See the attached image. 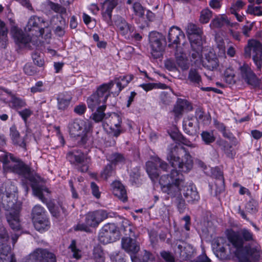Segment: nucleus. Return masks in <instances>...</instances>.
<instances>
[{
	"instance_id": "nucleus-63",
	"label": "nucleus",
	"mask_w": 262,
	"mask_h": 262,
	"mask_svg": "<svg viewBox=\"0 0 262 262\" xmlns=\"http://www.w3.org/2000/svg\"><path fill=\"white\" fill-rule=\"evenodd\" d=\"M9 236L6 228L3 226H0V242L2 244H5L4 242L8 241Z\"/></svg>"
},
{
	"instance_id": "nucleus-11",
	"label": "nucleus",
	"mask_w": 262,
	"mask_h": 262,
	"mask_svg": "<svg viewBox=\"0 0 262 262\" xmlns=\"http://www.w3.org/2000/svg\"><path fill=\"white\" fill-rule=\"evenodd\" d=\"M185 35L183 31L177 27H171L168 32L167 40L168 47L175 49H182L179 46L181 42L185 39Z\"/></svg>"
},
{
	"instance_id": "nucleus-46",
	"label": "nucleus",
	"mask_w": 262,
	"mask_h": 262,
	"mask_svg": "<svg viewBox=\"0 0 262 262\" xmlns=\"http://www.w3.org/2000/svg\"><path fill=\"white\" fill-rule=\"evenodd\" d=\"M48 6L50 9L58 14L60 15L66 14V9L58 4H56L52 2L49 1L48 3Z\"/></svg>"
},
{
	"instance_id": "nucleus-13",
	"label": "nucleus",
	"mask_w": 262,
	"mask_h": 262,
	"mask_svg": "<svg viewBox=\"0 0 262 262\" xmlns=\"http://www.w3.org/2000/svg\"><path fill=\"white\" fill-rule=\"evenodd\" d=\"M239 70L242 77L248 84L253 86L258 85L257 78L248 64H244Z\"/></svg>"
},
{
	"instance_id": "nucleus-34",
	"label": "nucleus",
	"mask_w": 262,
	"mask_h": 262,
	"mask_svg": "<svg viewBox=\"0 0 262 262\" xmlns=\"http://www.w3.org/2000/svg\"><path fill=\"white\" fill-rule=\"evenodd\" d=\"M225 25L232 27L233 23H231L226 17H215L210 24L211 29L220 28Z\"/></svg>"
},
{
	"instance_id": "nucleus-59",
	"label": "nucleus",
	"mask_w": 262,
	"mask_h": 262,
	"mask_svg": "<svg viewBox=\"0 0 262 262\" xmlns=\"http://www.w3.org/2000/svg\"><path fill=\"white\" fill-rule=\"evenodd\" d=\"M177 140L182 144L190 147H195L196 145L192 143L189 140L186 139L182 134H179L177 135Z\"/></svg>"
},
{
	"instance_id": "nucleus-29",
	"label": "nucleus",
	"mask_w": 262,
	"mask_h": 262,
	"mask_svg": "<svg viewBox=\"0 0 262 262\" xmlns=\"http://www.w3.org/2000/svg\"><path fill=\"white\" fill-rule=\"evenodd\" d=\"M115 20V25L119 29L120 33L123 36L126 35L129 32H132L134 31V28L128 24L122 17H117Z\"/></svg>"
},
{
	"instance_id": "nucleus-48",
	"label": "nucleus",
	"mask_w": 262,
	"mask_h": 262,
	"mask_svg": "<svg viewBox=\"0 0 262 262\" xmlns=\"http://www.w3.org/2000/svg\"><path fill=\"white\" fill-rule=\"evenodd\" d=\"M7 33L8 30L5 23L0 19V43H2V46H4L7 40Z\"/></svg>"
},
{
	"instance_id": "nucleus-54",
	"label": "nucleus",
	"mask_w": 262,
	"mask_h": 262,
	"mask_svg": "<svg viewBox=\"0 0 262 262\" xmlns=\"http://www.w3.org/2000/svg\"><path fill=\"white\" fill-rule=\"evenodd\" d=\"M224 76L226 81L229 83H231L234 81V73L232 69L227 68L224 72Z\"/></svg>"
},
{
	"instance_id": "nucleus-32",
	"label": "nucleus",
	"mask_w": 262,
	"mask_h": 262,
	"mask_svg": "<svg viewBox=\"0 0 262 262\" xmlns=\"http://www.w3.org/2000/svg\"><path fill=\"white\" fill-rule=\"evenodd\" d=\"M113 193L122 201L127 200L126 190L124 186L119 182H116L113 183Z\"/></svg>"
},
{
	"instance_id": "nucleus-10",
	"label": "nucleus",
	"mask_w": 262,
	"mask_h": 262,
	"mask_svg": "<svg viewBox=\"0 0 262 262\" xmlns=\"http://www.w3.org/2000/svg\"><path fill=\"white\" fill-rule=\"evenodd\" d=\"M68 128L71 136L76 137L86 134L90 128V125L84 120L77 119L69 123Z\"/></svg>"
},
{
	"instance_id": "nucleus-1",
	"label": "nucleus",
	"mask_w": 262,
	"mask_h": 262,
	"mask_svg": "<svg viewBox=\"0 0 262 262\" xmlns=\"http://www.w3.org/2000/svg\"><path fill=\"white\" fill-rule=\"evenodd\" d=\"M159 184L162 191L169 197L182 196L183 194L186 200L190 203H194L200 199L195 187L192 184L186 183L183 174L177 169H172L170 173L162 175Z\"/></svg>"
},
{
	"instance_id": "nucleus-53",
	"label": "nucleus",
	"mask_w": 262,
	"mask_h": 262,
	"mask_svg": "<svg viewBox=\"0 0 262 262\" xmlns=\"http://www.w3.org/2000/svg\"><path fill=\"white\" fill-rule=\"evenodd\" d=\"M24 73L30 76H32L37 73L36 68L30 63H26L24 67Z\"/></svg>"
},
{
	"instance_id": "nucleus-3",
	"label": "nucleus",
	"mask_w": 262,
	"mask_h": 262,
	"mask_svg": "<svg viewBox=\"0 0 262 262\" xmlns=\"http://www.w3.org/2000/svg\"><path fill=\"white\" fill-rule=\"evenodd\" d=\"M167 160L173 168L180 171L189 172L193 167V160L189 151L182 146L171 145L168 148Z\"/></svg>"
},
{
	"instance_id": "nucleus-36",
	"label": "nucleus",
	"mask_w": 262,
	"mask_h": 262,
	"mask_svg": "<svg viewBox=\"0 0 262 262\" xmlns=\"http://www.w3.org/2000/svg\"><path fill=\"white\" fill-rule=\"evenodd\" d=\"M195 253V249L192 246L185 244L183 251L180 252V256L183 259L190 260L194 256Z\"/></svg>"
},
{
	"instance_id": "nucleus-47",
	"label": "nucleus",
	"mask_w": 262,
	"mask_h": 262,
	"mask_svg": "<svg viewBox=\"0 0 262 262\" xmlns=\"http://www.w3.org/2000/svg\"><path fill=\"white\" fill-rule=\"evenodd\" d=\"M45 209L39 205H35L32 209V215L33 220L41 216H46Z\"/></svg>"
},
{
	"instance_id": "nucleus-14",
	"label": "nucleus",
	"mask_w": 262,
	"mask_h": 262,
	"mask_svg": "<svg viewBox=\"0 0 262 262\" xmlns=\"http://www.w3.org/2000/svg\"><path fill=\"white\" fill-rule=\"evenodd\" d=\"M186 32L188 35V38L190 44L194 45V42H203L202 41V31L201 29L196 26L195 24L190 23L187 25Z\"/></svg>"
},
{
	"instance_id": "nucleus-31",
	"label": "nucleus",
	"mask_w": 262,
	"mask_h": 262,
	"mask_svg": "<svg viewBox=\"0 0 262 262\" xmlns=\"http://www.w3.org/2000/svg\"><path fill=\"white\" fill-rule=\"evenodd\" d=\"M71 97L68 94H61L57 98V107L61 111H64L69 106L71 100Z\"/></svg>"
},
{
	"instance_id": "nucleus-23",
	"label": "nucleus",
	"mask_w": 262,
	"mask_h": 262,
	"mask_svg": "<svg viewBox=\"0 0 262 262\" xmlns=\"http://www.w3.org/2000/svg\"><path fill=\"white\" fill-rule=\"evenodd\" d=\"M192 106L188 101L179 99L173 108V112L176 117L181 116L184 111H189L192 110Z\"/></svg>"
},
{
	"instance_id": "nucleus-21",
	"label": "nucleus",
	"mask_w": 262,
	"mask_h": 262,
	"mask_svg": "<svg viewBox=\"0 0 262 262\" xmlns=\"http://www.w3.org/2000/svg\"><path fill=\"white\" fill-rule=\"evenodd\" d=\"M188 84L189 85L200 88L202 86V79L198 69L191 68L188 74L186 79Z\"/></svg>"
},
{
	"instance_id": "nucleus-33",
	"label": "nucleus",
	"mask_w": 262,
	"mask_h": 262,
	"mask_svg": "<svg viewBox=\"0 0 262 262\" xmlns=\"http://www.w3.org/2000/svg\"><path fill=\"white\" fill-rule=\"evenodd\" d=\"M117 5L115 0H106L102 6L103 16H112V12Z\"/></svg>"
},
{
	"instance_id": "nucleus-49",
	"label": "nucleus",
	"mask_w": 262,
	"mask_h": 262,
	"mask_svg": "<svg viewBox=\"0 0 262 262\" xmlns=\"http://www.w3.org/2000/svg\"><path fill=\"white\" fill-rule=\"evenodd\" d=\"M93 258L96 262H104V253L99 248H95L93 250Z\"/></svg>"
},
{
	"instance_id": "nucleus-61",
	"label": "nucleus",
	"mask_w": 262,
	"mask_h": 262,
	"mask_svg": "<svg viewBox=\"0 0 262 262\" xmlns=\"http://www.w3.org/2000/svg\"><path fill=\"white\" fill-rule=\"evenodd\" d=\"M18 114L21 117L24 121L26 122L28 119L32 115L33 112L28 108H25L19 111Z\"/></svg>"
},
{
	"instance_id": "nucleus-40",
	"label": "nucleus",
	"mask_w": 262,
	"mask_h": 262,
	"mask_svg": "<svg viewBox=\"0 0 262 262\" xmlns=\"http://www.w3.org/2000/svg\"><path fill=\"white\" fill-rule=\"evenodd\" d=\"M132 262H156L155 257L154 254L150 252L144 250L142 255V259L139 257L132 258Z\"/></svg>"
},
{
	"instance_id": "nucleus-45",
	"label": "nucleus",
	"mask_w": 262,
	"mask_h": 262,
	"mask_svg": "<svg viewBox=\"0 0 262 262\" xmlns=\"http://www.w3.org/2000/svg\"><path fill=\"white\" fill-rule=\"evenodd\" d=\"M140 172L139 168L136 167L134 168L130 173V181L132 184L138 185L140 183Z\"/></svg>"
},
{
	"instance_id": "nucleus-56",
	"label": "nucleus",
	"mask_w": 262,
	"mask_h": 262,
	"mask_svg": "<svg viewBox=\"0 0 262 262\" xmlns=\"http://www.w3.org/2000/svg\"><path fill=\"white\" fill-rule=\"evenodd\" d=\"M171 198H175L177 203V208L180 213H183L186 208V204L185 200L182 198V196L178 197H171Z\"/></svg>"
},
{
	"instance_id": "nucleus-39",
	"label": "nucleus",
	"mask_w": 262,
	"mask_h": 262,
	"mask_svg": "<svg viewBox=\"0 0 262 262\" xmlns=\"http://www.w3.org/2000/svg\"><path fill=\"white\" fill-rule=\"evenodd\" d=\"M107 160L110 162V164L116 165L118 164H122L125 162V159L123 155L115 152L107 157Z\"/></svg>"
},
{
	"instance_id": "nucleus-17",
	"label": "nucleus",
	"mask_w": 262,
	"mask_h": 262,
	"mask_svg": "<svg viewBox=\"0 0 262 262\" xmlns=\"http://www.w3.org/2000/svg\"><path fill=\"white\" fill-rule=\"evenodd\" d=\"M5 215L7 222L13 230L18 231L20 229L18 210L12 209L8 211Z\"/></svg>"
},
{
	"instance_id": "nucleus-19",
	"label": "nucleus",
	"mask_w": 262,
	"mask_h": 262,
	"mask_svg": "<svg viewBox=\"0 0 262 262\" xmlns=\"http://www.w3.org/2000/svg\"><path fill=\"white\" fill-rule=\"evenodd\" d=\"M0 262H17L15 255L11 253V247L0 242Z\"/></svg>"
},
{
	"instance_id": "nucleus-57",
	"label": "nucleus",
	"mask_w": 262,
	"mask_h": 262,
	"mask_svg": "<svg viewBox=\"0 0 262 262\" xmlns=\"http://www.w3.org/2000/svg\"><path fill=\"white\" fill-rule=\"evenodd\" d=\"M101 230L115 235L117 232V228L114 224H107L102 227Z\"/></svg>"
},
{
	"instance_id": "nucleus-9",
	"label": "nucleus",
	"mask_w": 262,
	"mask_h": 262,
	"mask_svg": "<svg viewBox=\"0 0 262 262\" xmlns=\"http://www.w3.org/2000/svg\"><path fill=\"white\" fill-rule=\"evenodd\" d=\"M252 53V59L255 63L257 68L260 69L261 67V57L262 56V45L255 40H251L248 41L247 46L245 48V55L246 57H250Z\"/></svg>"
},
{
	"instance_id": "nucleus-27",
	"label": "nucleus",
	"mask_w": 262,
	"mask_h": 262,
	"mask_svg": "<svg viewBox=\"0 0 262 262\" xmlns=\"http://www.w3.org/2000/svg\"><path fill=\"white\" fill-rule=\"evenodd\" d=\"M33 221L35 228L40 232L47 231L50 228V223L47 216H41Z\"/></svg>"
},
{
	"instance_id": "nucleus-22",
	"label": "nucleus",
	"mask_w": 262,
	"mask_h": 262,
	"mask_svg": "<svg viewBox=\"0 0 262 262\" xmlns=\"http://www.w3.org/2000/svg\"><path fill=\"white\" fill-rule=\"evenodd\" d=\"M10 136L14 145L26 149L25 137H20L19 133L15 125H13L10 128Z\"/></svg>"
},
{
	"instance_id": "nucleus-8",
	"label": "nucleus",
	"mask_w": 262,
	"mask_h": 262,
	"mask_svg": "<svg viewBox=\"0 0 262 262\" xmlns=\"http://www.w3.org/2000/svg\"><path fill=\"white\" fill-rule=\"evenodd\" d=\"M21 262H56L55 255L48 250L38 248L26 256Z\"/></svg>"
},
{
	"instance_id": "nucleus-52",
	"label": "nucleus",
	"mask_w": 262,
	"mask_h": 262,
	"mask_svg": "<svg viewBox=\"0 0 262 262\" xmlns=\"http://www.w3.org/2000/svg\"><path fill=\"white\" fill-rule=\"evenodd\" d=\"M74 229L75 231L85 232L87 233H90L92 231L90 227L86 224L85 221L84 223H78L74 227Z\"/></svg>"
},
{
	"instance_id": "nucleus-44",
	"label": "nucleus",
	"mask_w": 262,
	"mask_h": 262,
	"mask_svg": "<svg viewBox=\"0 0 262 262\" xmlns=\"http://www.w3.org/2000/svg\"><path fill=\"white\" fill-rule=\"evenodd\" d=\"M201 136L203 141L207 145H209L214 142L215 140V137L212 131H203L201 134Z\"/></svg>"
},
{
	"instance_id": "nucleus-24",
	"label": "nucleus",
	"mask_w": 262,
	"mask_h": 262,
	"mask_svg": "<svg viewBox=\"0 0 262 262\" xmlns=\"http://www.w3.org/2000/svg\"><path fill=\"white\" fill-rule=\"evenodd\" d=\"M111 121L115 126V128H111L114 136L117 137L125 131L124 124L122 123L121 118L118 114H114L111 117Z\"/></svg>"
},
{
	"instance_id": "nucleus-28",
	"label": "nucleus",
	"mask_w": 262,
	"mask_h": 262,
	"mask_svg": "<svg viewBox=\"0 0 262 262\" xmlns=\"http://www.w3.org/2000/svg\"><path fill=\"white\" fill-rule=\"evenodd\" d=\"M202 63L205 68L212 71L216 69L219 67L218 59L212 53L206 55L205 60H202Z\"/></svg>"
},
{
	"instance_id": "nucleus-12",
	"label": "nucleus",
	"mask_w": 262,
	"mask_h": 262,
	"mask_svg": "<svg viewBox=\"0 0 262 262\" xmlns=\"http://www.w3.org/2000/svg\"><path fill=\"white\" fill-rule=\"evenodd\" d=\"M108 217V213L103 210L89 212L85 215L84 220L90 228H95Z\"/></svg>"
},
{
	"instance_id": "nucleus-7",
	"label": "nucleus",
	"mask_w": 262,
	"mask_h": 262,
	"mask_svg": "<svg viewBox=\"0 0 262 262\" xmlns=\"http://www.w3.org/2000/svg\"><path fill=\"white\" fill-rule=\"evenodd\" d=\"M67 158L71 164L74 165L76 168L82 172H85L89 169V161L84 154L80 150L74 149L69 151Z\"/></svg>"
},
{
	"instance_id": "nucleus-41",
	"label": "nucleus",
	"mask_w": 262,
	"mask_h": 262,
	"mask_svg": "<svg viewBox=\"0 0 262 262\" xmlns=\"http://www.w3.org/2000/svg\"><path fill=\"white\" fill-rule=\"evenodd\" d=\"M115 173V167L112 164H107L103 169L101 172V177L106 180L109 178L113 176Z\"/></svg>"
},
{
	"instance_id": "nucleus-55",
	"label": "nucleus",
	"mask_w": 262,
	"mask_h": 262,
	"mask_svg": "<svg viewBox=\"0 0 262 262\" xmlns=\"http://www.w3.org/2000/svg\"><path fill=\"white\" fill-rule=\"evenodd\" d=\"M132 8L135 15L137 16H143L144 15L145 9L142 6L140 3H138L133 5Z\"/></svg>"
},
{
	"instance_id": "nucleus-38",
	"label": "nucleus",
	"mask_w": 262,
	"mask_h": 262,
	"mask_svg": "<svg viewBox=\"0 0 262 262\" xmlns=\"http://www.w3.org/2000/svg\"><path fill=\"white\" fill-rule=\"evenodd\" d=\"M221 149L226 156L230 158H233L235 155V151L232 149V146L226 141L221 140L219 143Z\"/></svg>"
},
{
	"instance_id": "nucleus-43",
	"label": "nucleus",
	"mask_w": 262,
	"mask_h": 262,
	"mask_svg": "<svg viewBox=\"0 0 262 262\" xmlns=\"http://www.w3.org/2000/svg\"><path fill=\"white\" fill-rule=\"evenodd\" d=\"M106 108V105L102 104L99 106L97 111L92 114V118L96 122L101 121L105 116L104 113Z\"/></svg>"
},
{
	"instance_id": "nucleus-35",
	"label": "nucleus",
	"mask_w": 262,
	"mask_h": 262,
	"mask_svg": "<svg viewBox=\"0 0 262 262\" xmlns=\"http://www.w3.org/2000/svg\"><path fill=\"white\" fill-rule=\"evenodd\" d=\"M215 184V196L218 199H220L221 194H222L225 190L224 179L222 173H220L217 179H216Z\"/></svg>"
},
{
	"instance_id": "nucleus-5",
	"label": "nucleus",
	"mask_w": 262,
	"mask_h": 262,
	"mask_svg": "<svg viewBox=\"0 0 262 262\" xmlns=\"http://www.w3.org/2000/svg\"><path fill=\"white\" fill-rule=\"evenodd\" d=\"M227 237L229 243L236 250L242 249L245 242L256 243L253 233L247 228H243L237 231L230 230L228 231Z\"/></svg>"
},
{
	"instance_id": "nucleus-51",
	"label": "nucleus",
	"mask_w": 262,
	"mask_h": 262,
	"mask_svg": "<svg viewBox=\"0 0 262 262\" xmlns=\"http://www.w3.org/2000/svg\"><path fill=\"white\" fill-rule=\"evenodd\" d=\"M256 245L253 247H250L247 250V253L251 256L256 258L259 256L260 254V247L258 244L256 243Z\"/></svg>"
},
{
	"instance_id": "nucleus-2",
	"label": "nucleus",
	"mask_w": 262,
	"mask_h": 262,
	"mask_svg": "<svg viewBox=\"0 0 262 262\" xmlns=\"http://www.w3.org/2000/svg\"><path fill=\"white\" fill-rule=\"evenodd\" d=\"M0 161L10 171L23 176L31 182V186L34 194L37 196L43 203L47 204V199L44 196L50 193L49 189L40 183L41 178L34 175L30 167L24 163L20 159L14 157L10 153H3L0 155Z\"/></svg>"
},
{
	"instance_id": "nucleus-64",
	"label": "nucleus",
	"mask_w": 262,
	"mask_h": 262,
	"mask_svg": "<svg viewBox=\"0 0 262 262\" xmlns=\"http://www.w3.org/2000/svg\"><path fill=\"white\" fill-rule=\"evenodd\" d=\"M91 188L93 195L96 198L99 199L101 195V192L99 191V187L95 182L91 183Z\"/></svg>"
},
{
	"instance_id": "nucleus-16",
	"label": "nucleus",
	"mask_w": 262,
	"mask_h": 262,
	"mask_svg": "<svg viewBox=\"0 0 262 262\" xmlns=\"http://www.w3.org/2000/svg\"><path fill=\"white\" fill-rule=\"evenodd\" d=\"M11 33L15 42L19 46L27 47L31 42L30 36L25 34L21 30L16 27L12 28Z\"/></svg>"
},
{
	"instance_id": "nucleus-62",
	"label": "nucleus",
	"mask_w": 262,
	"mask_h": 262,
	"mask_svg": "<svg viewBox=\"0 0 262 262\" xmlns=\"http://www.w3.org/2000/svg\"><path fill=\"white\" fill-rule=\"evenodd\" d=\"M11 103L12 107L15 108H19L25 105V102L18 98H12Z\"/></svg>"
},
{
	"instance_id": "nucleus-42",
	"label": "nucleus",
	"mask_w": 262,
	"mask_h": 262,
	"mask_svg": "<svg viewBox=\"0 0 262 262\" xmlns=\"http://www.w3.org/2000/svg\"><path fill=\"white\" fill-rule=\"evenodd\" d=\"M98 238L99 242L103 244L113 242L115 238L114 235L101 230L99 232Z\"/></svg>"
},
{
	"instance_id": "nucleus-30",
	"label": "nucleus",
	"mask_w": 262,
	"mask_h": 262,
	"mask_svg": "<svg viewBox=\"0 0 262 262\" xmlns=\"http://www.w3.org/2000/svg\"><path fill=\"white\" fill-rule=\"evenodd\" d=\"M146 170L149 178L154 182L157 180L159 177V170L156 165V164L152 161H148L146 163Z\"/></svg>"
},
{
	"instance_id": "nucleus-37",
	"label": "nucleus",
	"mask_w": 262,
	"mask_h": 262,
	"mask_svg": "<svg viewBox=\"0 0 262 262\" xmlns=\"http://www.w3.org/2000/svg\"><path fill=\"white\" fill-rule=\"evenodd\" d=\"M102 103L101 99H100L97 95L93 94L87 99V104L88 107L93 111L95 108L100 106V104Z\"/></svg>"
},
{
	"instance_id": "nucleus-4",
	"label": "nucleus",
	"mask_w": 262,
	"mask_h": 262,
	"mask_svg": "<svg viewBox=\"0 0 262 262\" xmlns=\"http://www.w3.org/2000/svg\"><path fill=\"white\" fill-rule=\"evenodd\" d=\"M122 229L126 236L121 239L122 248L128 253L131 257H138L136 254L140 249V244L137 240L135 228L131 225L129 222L125 220L122 221Z\"/></svg>"
},
{
	"instance_id": "nucleus-26",
	"label": "nucleus",
	"mask_w": 262,
	"mask_h": 262,
	"mask_svg": "<svg viewBox=\"0 0 262 262\" xmlns=\"http://www.w3.org/2000/svg\"><path fill=\"white\" fill-rule=\"evenodd\" d=\"M195 119L193 117L187 116L183 119V128L184 132L190 136L194 135L196 132Z\"/></svg>"
},
{
	"instance_id": "nucleus-50",
	"label": "nucleus",
	"mask_w": 262,
	"mask_h": 262,
	"mask_svg": "<svg viewBox=\"0 0 262 262\" xmlns=\"http://www.w3.org/2000/svg\"><path fill=\"white\" fill-rule=\"evenodd\" d=\"M247 13L253 15H262V8L258 6L249 5L247 10Z\"/></svg>"
},
{
	"instance_id": "nucleus-20",
	"label": "nucleus",
	"mask_w": 262,
	"mask_h": 262,
	"mask_svg": "<svg viewBox=\"0 0 262 262\" xmlns=\"http://www.w3.org/2000/svg\"><path fill=\"white\" fill-rule=\"evenodd\" d=\"M202 44L203 42H194V45H191V51L190 52L191 61L196 65H199L202 62Z\"/></svg>"
},
{
	"instance_id": "nucleus-18",
	"label": "nucleus",
	"mask_w": 262,
	"mask_h": 262,
	"mask_svg": "<svg viewBox=\"0 0 262 262\" xmlns=\"http://www.w3.org/2000/svg\"><path fill=\"white\" fill-rule=\"evenodd\" d=\"M114 85V82L113 80H111L108 83H103L98 87L96 92L94 93L95 95H97L100 99H101L103 104L105 103L108 97L111 95V94H112V92H110V90Z\"/></svg>"
},
{
	"instance_id": "nucleus-6",
	"label": "nucleus",
	"mask_w": 262,
	"mask_h": 262,
	"mask_svg": "<svg viewBox=\"0 0 262 262\" xmlns=\"http://www.w3.org/2000/svg\"><path fill=\"white\" fill-rule=\"evenodd\" d=\"M148 41L152 56L155 59L160 58L166 45L164 36L157 31H152L148 35Z\"/></svg>"
},
{
	"instance_id": "nucleus-15",
	"label": "nucleus",
	"mask_w": 262,
	"mask_h": 262,
	"mask_svg": "<svg viewBox=\"0 0 262 262\" xmlns=\"http://www.w3.org/2000/svg\"><path fill=\"white\" fill-rule=\"evenodd\" d=\"M133 75H126L115 77L113 80L114 84H116L117 90L112 92V94L114 96L119 95L121 91L126 87L128 83L134 79Z\"/></svg>"
},
{
	"instance_id": "nucleus-25",
	"label": "nucleus",
	"mask_w": 262,
	"mask_h": 262,
	"mask_svg": "<svg viewBox=\"0 0 262 262\" xmlns=\"http://www.w3.org/2000/svg\"><path fill=\"white\" fill-rule=\"evenodd\" d=\"M175 56L177 64L183 71L189 69V63L182 49L178 48L175 51Z\"/></svg>"
},
{
	"instance_id": "nucleus-58",
	"label": "nucleus",
	"mask_w": 262,
	"mask_h": 262,
	"mask_svg": "<svg viewBox=\"0 0 262 262\" xmlns=\"http://www.w3.org/2000/svg\"><path fill=\"white\" fill-rule=\"evenodd\" d=\"M30 90L33 93H41L45 91V88L43 82L41 81H38L35 83V85L31 88Z\"/></svg>"
},
{
	"instance_id": "nucleus-60",
	"label": "nucleus",
	"mask_w": 262,
	"mask_h": 262,
	"mask_svg": "<svg viewBox=\"0 0 262 262\" xmlns=\"http://www.w3.org/2000/svg\"><path fill=\"white\" fill-rule=\"evenodd\" d=\"M70 248L73 253V257L78 259L81 257V252L80 250L78 249L76 247V243L74 241L72 242L70 246Z\"/></svg>"
}]
</instances>
